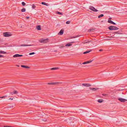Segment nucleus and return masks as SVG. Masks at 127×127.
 <instances>
[{
	"mask_svg": "<svg viewBox=\"0 0 127 127\" xmlns=\"http://www.w3.org/2000/svg\"><path fill=\"white\" fill-rule=\"evenodd\" d=\"M108 29L111 30H118L119 29V28L118 27L113 26H110L108 27Z\"/></svg>",
	"mask_w": 127,
	"mask_h": 127,
	"instance_id": "f257e3e1",
	"label": "nucleus"
},
{
	"mask_svg": "<svg viewBox=\"0 0 127 127\" xmlns=\"http://www.w3.org/2000/svg\"><path fill=\"white\" fill-rule=\"evenodd\" d=\"M3 35L4 36L6 37H8L11 36L9 32H4L3 33Z\"/></svg>",
	"mask_w": 127,
	"mask_h": 127,
	"instance_id": "f03ea898",
	"label": "nucleus"
},
{
	"mask_svg": "<svg viewBox=\"0 0 127 127\" xmlns=\"http://www.w3.org/2000/svg\"><path fill=\"white\" fill-rule=\"evenodd\" d=\"M49 39L46 38V39H41L40 42L42 43H46L48 42Z\"/></svg>",
	"mask_w": 127,
	"mask_h": 127,
	"instance_id": "7ed1b4c3",
	"label": "nucleus"
},
{
	"mask_svg": "<svg viewBox=\"0 0 127 127\" xmlns=\"http://www.w3.org/2000/svg\"><path fill=\"white\" fill-rule=\"evenodd\" d=\"M118 100L122 102H125L126 101H127V100L121 98H118Z\"/></svg>",
	"mask_w": 127,
	"mask_h": 127,
	"instance_id": "20e7f679",
	"label": "nucleus"
},
{
	"mask_svg": "<svg viewBox=\"0 0 127 127\" xmlns=\"http://www.w3.org/2000/svg\"><path fill=\"white\" fill-rule=\"evenodd\" d=\"M59 83L58 82H52L50 83H48L47 84L49 85H55Z\"/></svg>",
	"mask_w": 127,
	"mask_h": 127,
	"instance_id": "39448f33",
	"label": "nucleus"
},
{
	"mask_svg": "<svg viewBox=\"0 0 127 127\" xmlns=\"http://www.w3.org/2000/svg\"><path fill=\"white\" fill-rule=\"evenodd\" d=\"M82 85L87 87H90L91 86V85L88 83H83L82 84Z\"/></svg>",
	"mask_w": 127,
	"mask_h": 127,
	"instance_id": "423d86ee",
	"label": "nucleus"
},
{
	"mask_svg": "<svg viewBox=\"0 0 127 127\" xmlns=\"http://www.w3.org/2000/svg\"><path fill=\"white\" fill-rule=\"evenodd\" d=\"M93 61V60H90L89 61H87L85 62H84L82 63V64H88L90 63H91Z\"/></svg>",
	"mask_w": 127,
	"mask_h": 127,
	"instance_id": "0eeeda50",
	"label": "nucleus"
},
{
	"mask_svg": "<svg viewBox=\"0 0 127 127\" xmlns=\"http://www.w3.org/2000/svg\"><path fill=\"white\" fill-rule=\"evenodd\" d=\"M89 89L91 90H92L93 91H95L96 90H98L99 88H91V87H90Z\"/></svg>",
	"mask_w": 127,
	"mask_h": 127,
	"instance_id": "6e6552de",
	"label": "nucleus"
},
{
	"mask_svg": "<svg viewBox=\"0 0 127 127\" xmlns=\"http://www.w3.org/2000/svg\"><path fill=\"white\" fill-rule=\"evenodd\" d=\"M111 19V18H109V19ZM109 19L108 20V22L109 23L112 24L114 25H116V24L114 23V22H113V21H112L111 20H110Z\"/></svg>",
	"mask_w": 127,
	"mask_h": 127,
	"instance_id": "1a4fd4ad",
	"label": "nucleus"
},
{
	"mask_svg": "<svg viewBox=\"0 0 127 127\" xmlns=\"http://www.w3.org/2000/svg\"><path fill=\"white\" fill-rule=\"evenodd\" d=\"M23 56L22 55H19L18 54H16L14 55L13 56V57H19L22 56Z\"/></svg>",
	"mask_w": 127,
	"mask_h": 127,
	"instance_id": "9d476101",
	"label": "nucleus"
},
{
	"mask_svg": "<svg viewBox=\"0 0 127 127\" xmlns=\"http://www.w3.org/2000/svg\"><path fill=\"white\" fill-rule=\"evenodd\" d=\"M64 32V30L63 29H62L60 31L58 34L59 35H62L63 34Z\"/></svg>",
	"mask_w": 127,
	"mask_h": 127,
	"instance_id": "9b49d317",
	"label": "nucleus"
},
{
	"mask_svg": "<svg viewBox=\"0 0 127 127\" xmlns=\"http://www.w3.org/2000/svg\"><path fill=\"white\" fill-rule=\"evenodd\" d=\"M79 36H80L79 35H77V36H71V37H70L69 38L70 39H72V38H76L77 37H78Z\"/></svg>",
	"mask_w": 127,
	"mask_h": 127,
	"instance_id": "f8f14e48",
	"label": "nucleus"
},
{
	"mask_svg": "<svg viewBox=\"0 0 127 127\" xmlns=\"http://www.w3.org/2000/svg\"><path fill=\"white\" fill-rule=\"evenodd\" d=\"M21 66L22 67H24V68H30V67H29L27 66H26V65H21Z\"/></svg>",
	"mask_w": 127,
	"mask_h": 127,
	"instance_id": "ddd939ff",
	"label": "nucleus"
},
{
	"mask_svg": "<svg viewBox=\"0 0 127 127\" xmlns=\"http://www.w3.org/2000/svg\"><path fill=\"white\" fill-rule=\"evenodd\" d=\"M36 29L38 30H41V26L40 25H38L36 26Z\"/></svg>",
	"mask_w": 127,
	"mask_h": 127,
	"instance_id": "4468645a",
	"label": "nucleus"
},
{
	"mask_svg": "<svg viewBox=\"0 0 127 127\" xmlns=\"http://www.w3.org/2000/svg\"><path fill=\"white\" fill-rule=\"evenodd\" d=\"M31 45H27V44H22V45H21V46H31Z\"/></svg>",
	"mask_w": 127,
	"mask_h": 127,
	"instance_id": "2eb2a0df",
	"label": "nucleus"
},
{
	"mask_svg": "<svg viewBox=\"0 0 127 127\" xmlns=\"http://www.w3.org/2000/svg\"><path fill=\"white\" fill-rule=\"evenodd\" d=\"M6 53L4 51H0V54H6Z\"/></svg>",
	"mask_w": 127,
	"mask_h": 127,
	"instance_id": "dca6fc26",
	"label": "nucleus"
},
{
	"mask_svg": "<svg viewBox=\"0 0 127 127\" xmlns=\"http://www.w3.org/2000/svg\"><path fill=\"white\" fill-rule=\"evenodd\" d=\"M103 100L102 99H99L97 101L98 102L101 103L103 102Z\"/></svg>",
	"mask_w": 127,
	"mask_h": 127,
	"instance_id": "f3484780",
	"label": "nucleus"
},
{
	"mask_svg": "<svg viewBox=\"0 0 127 127\" xmlns=\"http://www.w3.org/2000/svg\"><path fill=\"white\" fill-rule=\"evenodd\" d=\"M91 51V50L87 51L86 52H83V54H86L89 53V52H90Z\"/></svg>",
	"mask_w": 127,
	"mask_h": 127,
	"instance_id": "a211bd4d",
	"label": "nucleus"
},
{
	"mask_svg": "<svg viewBox=\"0 0 127 127\" xmlns=\"http://www.w3.org/2000/svg\"><path fill=\"white\" fill-rule=\"evenodd\" d=\"M58 69V67H53L51 68V70H56Z\"/></svg>",
	"mask_w": 127,
	"mask_h": 127,
	"instance_id": "6ab92c4d",
	"label": "nucleus"
},
{
	"mask_svg": "<svg viewBox=\"0 0 127 127\" xmlns=\"http://www.w3.org/2000/svg\"><path fill=\"white\" fill-rule=\"evenodd\" d=\"M104 16V15L103 14H101L100 15H99L98 16V18H100L101 17H103Z\"/></svg>",
	"mask_w": 127,
	"mask_h": 127,
	"instance_id": "aec40b11",
	"label": "nucleus"
},
{
	"mask_svg": "<svg viewBox=\"0 0 127 127\" xmlns=\"http://www.w3.org/2000/svg\"><path fill=\"white\" fill-rule=\"evenodd\" d=\"M41 4L43 5H44L46 6H47V4L45 2H42L41 3Z\"/></svg>",
	"mask_w": 127,
	"mask_h": 127,
	"instance_id": "412c9836",
	"label": "nucleus"
},
{
	"mask_svg": "<svg viewBox=\"0 0 127 127\" xmlns=\"http://www.w3.org/2000/svg\"><path fill=\"white\" fill-rule=\"evenodd\" d=\"M56 13L59 15H62L63 14L62 13L60 12L59 11H57L56 12Z\"/></svg>",
	"mask_w": 127,
	"mask_h": 127,
	"instance_id": "4be33fe9",
	"label": "nucleus"
},
{
	"mask_svg": "<svg viewBox=\"0 0 127 127\" xmlns=\"http://www.w3.org/2000/svg\"><path fill=\"white\" fill-rule=\"evenodd\" d=\"M72 45V44H70V43H68L67 44H66L65 45V46H70Z\"/></svg>",
	"mask_w": 127,
	"mask_h": 127,
	"instance_id": "5701e85b",
	"label": "nucleus"
},
{
	"mask_svg": "<svg viewBox=\"0 0 127 127\" xmlns=\"http://www.w3.org/2000/svg\"><path fill=\"white\" fill-rule=\"evenodd\" d=\"M14 94H17L18 93V92L16 91H14L13 92Z\"/></svg>",
	"mask_w": 127,
	"mask_h": 127,
	"instance_id": "b1692460",
	"label": "nucleus"
},
{
	"mask_svg": "<svg viewBox=\"0 0 127 127\" xmlns=\"http://www.w3.org/2000/svg\"><path fill=\"white\" fill-rule=\"evenodd\" d=\"M26 11V9L25 8H23L21 9V11L22 12H25Z\"/></svg>",
	"mask_w": 127,
	"mask_h": 127,
	"instance_id": "393cba45",
	"label": "nucleus"
},
{
	"mask_svg": "<svg viewBox=\"0 0 127 127\" xmlns=\"http://www.w3.org/2000/svg\"><path fill=\"white\" fill-rule=\"evenodd\" d=\"M14 94V93H13V92H11L10 93L9 95L10 96H12V95H13V94Z\"/></svg>",
	"mask_w": 127,
	"mask_h": 127,
	"instance_id": "a878e982",
	"label": "nucleus"
},
{
	"mask_svg": "<svg viewBox=\"0 0 127 127\" xmlns=\"http://www.w3.org/2000/svg\"><path fill=\"white\" fill-rule=\"evenodd\" d=\"M36 7V6L34 4H33L32 5V8L33 9H34Z\"/></svg>",
	"mask_w": 127,
	"mask_h": 127,
	"instance_id": "bb28decb",
	"label": "nucleus"
},
{
	"mask_svg": "<svg viewBox=\"0 0 127 127\" xmlns=\"http://www.w3.org/2000/svg\"><path fill=\"white\" fill-rule=\"evenodd\" d=\"M95 30L94 29H90L89 30H88V31L89 32H90L91 31H93L94 30Z\"/></svg>",
	"mask_w": 127,
	"mask_h": 127,
	"instance_id": "cd10ccee",
	"label": "nucleus"
},
{
	"mask_svg": "<svg viewBox=\"0 0 127 127\" xmlns=\"http://www.w3.org/2000/svg\"><path fill=\"white\" fill-rule=\"evenodd\" d=\"M94 7L92 6H90L89 7V9L90 10H92L93 9V8H94Z\"/></svg>",
	"mask_w": 127,
	"mask_h": 127,
	"instance_id": "c85d7f7f",
	"label": "nucleus"
},
{
	"mask_svg": "<svg viewBox=\"0 0 127 127\" xmlns=\"http://www.w3.org/2000/svg\"><path fill=\"white\" fill-rule=\"evenodd\" d=\"M22 4L23 6L25 5L26 4L24 2H22Z\"/></svg>",
	"mask_w": 127,
	"mask_h": 127,
	"instance_id": "c756f323",
	"label": "nucleus"
},
{
	"mask_svg": "<svg viewBox=\"0 0 127 127\" xmlns=\"http://www.w3.org/2000/svg\"><path fill=\"white\" fill-rule=\"evenodd\" d=\"M35 54V53L34 52H32L31 53H29V55H33Z\"/></svg>",
	"mask_w": 127,
	"mask_h": 127,
	"instance_id": "7c9ffc66",
	"label": "nucleus"
},
{
	"mask_svg": "<svg viewBox=\"0 0 127 127\" xmlns=\"http://www.w3.org/2000/svg\"><path fill=\"white\" fill-rule=\"evenodd\" d=\"M7 97V96H2V97H0V98H4L6 97Z\"/></svg>",
	"mask_w": 127,
	"mask_h": 127,
	"instance_id": "2f4dec72",
	"label": "nucleus"
},
{
	"mask_svg": "<svg viewBox=\"0 0 127 127\" xmlns=\"http://www.w3.org/2000/svg\"><path fill=\"white\" fill-rule=\"evenodd\" d=\"M70 23V21H67L66 22V23L67 24H69Z\"/></svg>",
	"mask_w": 127,
	"mask_h": 127,
	"instance_id": "473e14b6",
	"label": "nucleus"
},
{
	"mask_svg": "<svg viewBox=\"0 0 127 127\" xmlns=\"http://www.w3.org/2000/svg\"><path fill=\"white\" fill-rule=\"evenodd\" d=\"M98 11V10L97 9H96L95 8V9H94V11L96 12H97Z\"/></svg>",
	"mask_w": 127,
	"mask_h": 127,
	"instance_id": "72a5a7b5",
	"label": "nucleus"
},
{
	"mask_svg": "<svg viewBox=\"0 0 127 127\" xmlns=\"http://www.w3.org/2000/svg\"><path fill=\"white\" fill-rule=\"evenodd\" d=\"M91 41H88L86 42H85V43H88L89 42H91Z\"/></svg>",
	"mask_w": 127,
	"mask_h": 127,
	"instance_id": "f704fd0d",
	"label": "nucleus"
},
{
	"mask_svg": "<svg viewBox=\"0 0 127 127\" xmlns=\"http://www.w3.org/2000/svg\"><path fill=\"white\" fill-rule=\"evenodd\" d=\"M3 57V56L1 55L0 54V57Z\"/></svg>",
	"mask_w": 127,
	"mask_h": 127,
	"instance_id": "c9c22d12",
	"label": "nucleus"
},
{
	"mask_svg": "<svg viewBox=\"0 0 127 127\" xmlns=\"http://www.w3.org/2000/svg\"><path fill=\"white\" fill-rule=\"evenodd\" d=\"M102 95L103 96H106L107 95V94H102Z\"/></svg>",
	"mask_w": 127,
	"mask_h": 127,
	"instance_id": "e433bc0d",
	"label": "nucleus"
},
{
	"mask_svg": "<svg viewBox=\"0 0 127 127\" xmlns=\"http://www.w3.org/2000/svg\"><path fill=\"white\" fill-rule=\"evenodd\" d=\"M115 33H117V34H121V33H118L117 32H115Z\"/></svg>",
	"mask_w": 127,
	"mask_h": 127,
	"instance_id": "4c0bfd02",
	"label": "nucleus"
},
{
	"mask_svg": "<svg viewBox=\"0 0 127 127\" xmlns=\"http://www.w3.org/2000/svg\"><path fill=\"white\" fill-rule=\"evenodd\" d=\"M13 98H9V100H10V99H11V100H13Z\"/></svg>",
	"mask_w": 127,
	"mask_h": 127,
	"instance_id": "58836bf2",
	"label": "nucleus"
},
{
	"mask_svg": "<svg viewBox=\"0 0 127 127\" xmlns=\"http://www.w3.org/2000/svg\"><path fill=\"white\" fill-rule=\"evenodd\" d=\"M95 8L94 7L93 9L92 10V11H94L95 9Z\"/></svg>",
	"mask_w": 127,
	"mask_h": 127,
	"instance_id": "ea45409f",
	"label": "nucleus"
},
{
	"mask_svg": "<svg viewBox=\"0 0 127 127\" xmlns=\"http://www.w3.org/2000/svg\"><path fill=\"white\" fill-rule=\"evenodd\" d=\"M95 8L94 7L93 9L92 10V11H94L95 9Z\"/></svg>",
	"mask_w": 127,
	"mask_h": 127,
	"instance_id": "a19ab883",
	"label": "nucleus"
},
{
	"mask_svg": "<svg viewBox=\"0 0 127 127\" xmlns=\"http://www.w3.org/2000/svg\"><path fill=\"white\" fill-rule=\"evenodd\" d=\"M30 17H26V18L27 19H28Z\"/></svg>",
	"mask_w": 127,
	"mask_h": 127,
	"instance_id": "79ce46f5",
	"label": "nucleus"
},
{
	"mask_svg": "<svg viewBox=\"0 0 127 127\" xmlns=\"http://www.w3.org/2000/svg\"><path fill=\"white\" fill-rule=\"evenodd\" d=\"M103 50L102 49H100L99 50V51H102Z\"/></svg>",
	"mask_w": 127,
	"mask_h": 127,
	"instance_id": "37998d69",
	"label": "nucleus"
},
{
	"mask_svg": "<svg viewBox=\"0 0 127 127\" xmlns=\"http://www.w3.org/2000/svg\"><path fill=\"white\" fill-rule=\"evenodd\" d=\"M75 42L72 41V42H71V43H74Z\"/></svg>",
	"mask_w": 127,
	"mask_h": 127,
	"instance_id": "c03bdc74",
	"label": "nucleus"
},
{
	"mask_svg": "<svg viewBox=\"0 0 127 127\" xmlns=\"http://www.w3.org/2000/svg\"><path fill=\"white\" fill-rule=\"evenodd\" d=\"M61 47H63V46H61Z\"/></svg>",
	"mask_w": 127,
	"mask_h": 127,
	"instance_id": "a18cd8bd",
	"label": "nucleus"
}]
</instances>
